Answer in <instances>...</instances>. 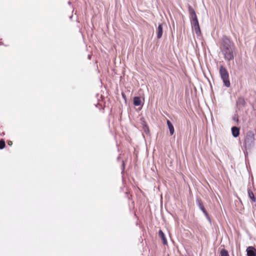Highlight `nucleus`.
Returning a JSON list of instances; mask_svg holds the SVG:
<instances>
[{
  "mask_svg": "<svg viewBox=\"0 0 256 256\" xmlns=\"http://www.w3.org/2000/svg\"><path fill=\"white\" fill-rule=\"evenodd\" d=\"M222 51L224 56L225 59L228 60H230L234 58L233 51L234 46L233 44L230 42V40L224 37L222 40Z\"/></svg>",
  "mask_w": 256,
  "mask_h": 256,
  "instance_id": "1",
  "label": "nucleus"
},
{
  "mask_svg": "<svg viewBox=\"0 0 256 256\" xmlns=\"http://www.w3.org/2000/svg\"><path fill=\"white\" fill-rule=\"evenodd\" d=\"M220 74L224 85L226 87H229L230 86V82L228 80V74L227 70L223 66H220Z\"/></svg>",
  "mask_w": 256,
  "mask_h": 256,
  "instance_id": "2",
  "label": "nucleus"
},
{
  "mask_svg": "<svg viewBox=\"0 0 256 256\" xmlns=\"http://www.w3.org/2000/svg\"><path fill=\"white\" fill-rule=\"evenodd\" d=\"M254 136L252 132H248L246 134V138L245 140L246 144L250 147L254 144Z\"/></svg>",
  "mask_w": 256,
  "mask_h": 256,
  "instance_id": "3",
  "label": "nucleus"
},
{
  "mask_svg": "<svg viewBox=\"0 0 256 256\" xmlns=\"http://www.w3.org/2000/svg\"><path fill=\"white\" fill-rule=\"evenodd\" d=\"M191 24L192 27L196 33L198 35H199L200 33V32L197 17L191 18Z\"/></svg>",
  "mask_w": 256,
  "mask_h": 256,
  "instance_id": "4",
  "label": "nucleus"
},
{
  "mask_svg": "<svg viewBox=\"0 0 256 256\" xmlns=\"http://www.w3.org/2000/svg\"><path fill=\"white\" fill-rule=\"evenodd\" d=\"M248 256H256V250L252 246H249L246 249Z\"/></svg>",
  "mask_w": 256,
  "mask_h": 256,
  "instance_id": "5",
  "label": "nucleus"
},
{
  "mask_svg": "<svg viewBox=\"0 0 256 256\" xmlns=\"http://www.w3.org/2000/svg\"><path fill=\"white\" fill-rule=\"evenodd\" d=\"M232 132L234 137L236 138L240 134V129L237 127L234 126L232 128Z\"/></svg>",
  "mask_w": 256,
  "mask_h": 256,
  "instance_id": "6",
  "label": "nucleus"
},
{
  "mask_svg": "<svg viewBox=\"0 0 256 256\" xmlns=\"http://www.w3.org/2000/svg\"><path fill=\"white\" fill-rule=\"evenodd\" d=\"M142 104V100L138 96H135L134 98V104L136 106H139Z\"/></svg>",
  "mask_w": 256,
  "mask_h": 256,
  "instance_id": "7",
  "label": "nucleus"
},
{
  "mask_svg": "<svg viewBox=\"0 0 256 256\" xmlns=\"http://www.w3.org/2000/svg\"><path fill=\"white\" fill-rule=\"evenodd\" d=\"M167 124H168V127L169 130H170V134L171 135H172L174 132V128L172 124V123L168 120H167Z\"/></svg>",
  "mask_w": 256,
  "mask_h": 256,
  "instance_id": "8",
  "label": "nucleus"
},
{
  "mask_svg": "<svg viewBox=\"0 0 256 256\" xmlns=\"http://www.w3.org/2000/svg\"><path fill=\"white\" fill-rule=\"evenodd\" d=\"M248 197L250 198L251 199L252 202H255L256 198H254V194L250 190H248Z\"/></svg>",
  "mask_w": 256,
  "mask_h": 256,
  "instance_id": "9",
  "label": "nucleus"
},
{
  "mask_svg": "<svg viewBox=\"0 0 256 256\" xmlns=\"http://www.w3.org/2000/svg\"><path fill=\"white\" fill-rule=\"evenodd\" d=\"M189 12L190 15V18L196 17L194 10L192 8H189Z\"/></svg>",
  "mask_w": 256,
  "mask_h": 256,
  "instance_id": "10",
  "label": "nucleus"
},
{
  "mask_svg": "<svg viewBox=\"0 0 256 256\" xmlns=\"http://www.w3.org/2000/svg\"><path fill=\"white\" fill-rule=\"evenodd\" d=\"M220 254L221 256H229L228 251L224 249H222Z\"/></svg>",
  "mask_w": 256,
  "mask_h": 256,
  "instance_id": "11",
  "label": "nucleus"
},
{
  "mask_svg": "<svg viewBox=\"0 0 256 256\" xmlns=\"http://www.w3.org/2000/svg\"><path fill=\"white\" fill-rule=\"evenodd\" d=\"M161 240H162V242L164 244H167L166 240L164 236V233L161 231Z\"/></svg>",
  "mask_w": 256,
  "mask_h": 256,
  "instance_id": "12",
  "label": "nucleus"
},
{
  "mask_svg": "<svg viewBox=\"0 0 256 256\" xmlns=\"http://www.w3.org/2000/svg\"><path fill=\"white\" fill-rule=\"evenodd\" d=\"M5 142L2 140H0V149L4 148L5 147Z\"/></svg>",
  "mask_w": 256,
  "mask_h": 256,
  "instance_id": "13",
  "label": "nucleus"
},
{
  "mask_svg": "<svg viewBox=\"0 0 256 256\" xmlns=\"http://www.w3.org/2000/svg\"><path fill=\"white\" fill-rule=\"evenodd\" d=\"M157 37L158 38H160V24L158 26Z\"/></svg>",
  "mask_w": 256,
  "mask_h": 256,
  "instance_id": "14",
  "label": "nucleus"
},
{
  "mask_svg": "<svg viewBox=\"0 0 256 256\" xmlns=\"http://www.w3.org/2000/svg\"><path fill=\"white\" fill-rule=\"evenodd\" d=\"M200 209L202 210V212L206 214H207L204 209V208L202 206L201 204H200Z\"/></svg>",
  "mask_w": 256,
  "mask_h": 256,
  "instance_id": "15",
  "label": "nucleus"
},
{
  "mask_svg": "<svg viewBox=\"0 0 256 256\" xmlns=\"http://www.w3.org/2000/svg\"><path fill=\"white\" fill-rule=\"evenodd\" d=\"M12 144H13V143H12V141H11V140H9V141H8V146H12Z\"/></svg>",
  "mask_w": 256,
  "mask_h": 256,
  "instance_id": "16",
  "label": "nucleus"
},
{
  "mask_svg": "<svg viewBox=\"0 0 256 256\" xmlns=\"http://www.w3.org/2000/svg\"><path fill=\"white\" fill-rule=\"evenodd\" d=\"M158 233V234L160 235V230H159Z\"/></svg>",
  "mask_w": 256,
  "mask_h": 256,
  "instance_id": "17",
  "label": "nucleus"
},
{
  "mask_svg": "<svg viewBox=\"0 0 256 256\" xmlns=\"http://www.w3.org/2000/svg\"><path fill=\"white\" fill-rule=\"evenodd\" d=\"M160 32H161V34H162V30H161L160 31Z\"/></svg>",
  "mask_w": 256,
  "mask_h": 256,
  "instance_id": "18",
  "label": "nucleus"
}]
</instances>
